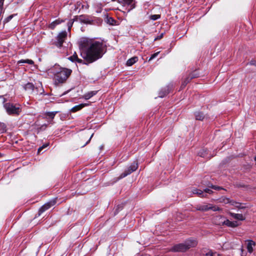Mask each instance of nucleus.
<instances>
[{"mask_svg": "<svg viewBox=\"0 0 256 256\" xmlns=\"http://www.w3.org/2000/svg\"><path fill=\"white\" fill-rule=\"evenodd\" d=\"M191 80L192 79L188 76H187L182 82L181 88H184L187 85V84L190 82Z\"/></svg>", "mask_w": 256, "mask_h": 256, "instance_id": "nucleus-23", "label": "nucleus"}, {"mask_svg": "<svg viewBox=\"0 0 256 256\" xmlns=\"http://www.w3.org/2000/svg\"><path fill=\"white\" fill-rule=\"evenodd\" d=\"M163 36H164V34L163 33L160 34L159 36H158L157 37H156L154 38V40H160L162 38Z\"/></svg>", "mask_w": 256, "mask_h": 256, "instance_id": "nucleus-39", "label": "nucleus"}, {"mask_svg": "<svg viewBox=\"0 0 256 256\" xmlns=\"http://www.w3.org/2000/svg\"><path fill=\"white\" fill-rule=\"evenodd\" d=\"M56 203V200H52L42 206L39 210L38 214L40 215L43 212L50 208L51 206H54Z\"/></svg>", "mask_w": 256, "mask_h": 256, "instance_id": "nucleus-10", "label": "nucleus"}, {"mask_svg": "<svg viewBox=\"0 0 256 256\" xmlns=\"http://www.w3.org/2000/svg\"><path fill=\"white\" fill-rule=\"evenodd\" d=\"M78 18L79 16H76L74 18L73 20H72L73 22H74V21H78Z\"/></svg>", "mask_w": 256, "mask_h": 256, "instance_id": "nucleus-43", "label": "nucleus"}, {"mask_svg": "<svg viewBox=\"0 0 256 256\" xmlns=\"http://www.w3.org/2000/svg\"><path fill=\"white\" fill-rule=\"evenodd\" d=\"M112 1H118V0H112Z\"/></svg>", "mask_w": 256, "mask_h": 256, "instance_id": "nucleus-46", "label": "nucleus"}, {"mask_svg": "<svg viewBox=\"0 0 256 256\" xmlns=\"http://www.w3.org/2000/svg\"><path fill=\"white\" fill-rule=\"evenodd\" d=\"M196 210L202 212H206L209 210H212L214 212H216L222 210V209L220 208L218 206L216 205H212L210 204L204 205H198L196 206Z\"/></svg>", "mask_w": 256, "mask_h": 256, "instance_id": "nucleus-6", "label": "nucleus"}, {"mask_svg": "<svg viewBox=\"0 0 256 256\" xmlns=\"http://www.w3.org/2000/svg\"><path fill=\"white\" fill-rule=\"evenodd\" d=\"M97 93V91H91L90 92H88L86 94L84 95V98L86 100H88Z\"/></svg>", "mask_w": 256, "mask_h": 256, "instance_id": "nucleus-21", "label": "nucleus"}, {"mask_svg": "<svg viewBox=\"0 0 256 256\" xmlns=\"http://www.w3.org/2000/svg\"><path fill=\"white\" fill-rule=\"evenodd\" d=\"M197 244V242L194 240H188L184 243L179 244L172 246L170 251L174 252H184L190 248L194 247Z\"/></svg>", "mask_w": 256, "mask_h": 256, "instance_id": "nucleus-3", "label": "nucleus"}, {"mask_svg": "<svg viewBox=\"0 0 256 256\" xmlns=\"http://www.w3.org/2000/svg\"><path fill=\"white\" fill-rule=\"evenodd\" d=\"M57 113L56 112H46L45 113L44 115L46 116V118H47V117H48V118H50L51 119H53L56 114Z\"/></svg>", "mask_w": 256, "mask_h": 256, "instance_id": "nucleus-25", "label": "nucleus"}, {"mask_svg": "<svg viewBox=\"0 0 256 256\" xmlns=\"http://www.w3.org/2000/svg\"><path fill=\"white\" fill-rule=\"evenodd\" d=\"M86 106V104H80L79 105L76 106L72 108L71 112H75L78 110H80Z\"/></svg>", "mask_w": 256, "mask_h": 256, "instance_id": "nucleus-20", "label": "nucleus"}, {"mask_svg": "<svg viewBox=\"0 0 256 256\" xmlns=\"http://www.w3.org/2000/svg\"><path fill=\"white\" fill-rule=\"evenodd\" d=\"M192 192L194 194H197L198 196H200V197H206V194L204 195L203 194V191L202 190H200L197 189V188L193 189L192 190Z\"/></svg>", "mask_w": 256, "mask_h": 256, "instance_id": "nucleus-17", "label": "nucleus"}, {"mask_svg": "<svg viewBox=\"0 0 256 256\" xmlns=\"http://www.w3.org/2000/svg\"><path fill=\"white\" fill-rule=\"evenodd\" d=\"M233 200H230V198H220V202H224V204H231V202H232Z\"/></svg>", "mask_w": 256, "mask_h": 256, "instance_id": "nucleus-26", "label": "nucleus"}, {"mask_svg": "<svg viewBox=\"0 0 256 256\" xmlns=\"http://www.w3.org/2000/svg\"><path fill=\"white\" fill-rule=\"evenodd\" d=\"M15 15L16 14H12L6 18L4 20V23L6 24L9 22Z\"/></svg>", "mask_w": 256, "mask_h": 256, "instance_id": "nucleus-33", "label": "nucleus"}, {"mask_svg": "<svg viewBox=\"0 0 256 256\" xmlns=\"http://www.w3.org/2000/svg\"><path fill=\"white\" fill-rule=\"evenodd\" d=\"M6 132V126L4 123L0 122V132L3 133Z\"/></svg>", "mask_w": 256, "mask_h": 256, "instance_id": "nucleus-29", "label": "nucleus"}, {"mask_svg": "<svg viewBox=\"0 0 256 256\" xmlns=\"http://www.w3.org/2000/svg\"><path fill=\"white\" fill-rule=\"evenodd\" d=\"M79 47L81 56L88 64L101 58L106 50L102 42L88 38H82Z\"/></svg>", "mask_w": 256, "mask_h": 256, "instance_id": "nucleus-1", "label": "nucleus"}, {"mask_svg": "<svg viewBox=\"0 0 256 256\" xmlns=\"http://www.w3.org/2000/svg\"><path fill=\"white\" fill-rule=\"evenodd\" d=\"M250 64H254V62H250Z\"/></svg>", "mask_w": 256, "mask_h": 256, "instance_id": "nucleus-44", "label": "nucleus"}, {"mask_svg": "<svg viewBox=\"0 0 256 256\" xmlns=\"http://www.w3.org/2000/svg\"><path fill=\"white\" fill-rule=\"evenodd\" d=\"M223 219H224V216H216L215 218V220H222ZM215 223H216V224L219 225V226L226 225L228 227H230V228H236V227L238 226V224L236 221L232 222V221H230V220H228V219H226V220H221L218 222L215 221Z\"/></svg>", "mask_w": 256, "mask_h": 256, "instance_id": "nucleus-5", "label": "nucleus"}, {"mask_svg": "<svg viewBox=\"0 0 256 256\" xmlns=\"http://www.w3.org/2000/svg\"><path fill=\"white\" fill-rule=\"evenodd\" d=\"M172 88V85L168 86L162 89L159 93V96L160 98H164L167 95Z\"/></svg>", "mask_w": 256, "mask_h": 256, "instance_id": "nucleus-11", "label": "nucleus"}, {"mask_svg": "<svg viewBox=\"0 0 256 256\" xmlns=\"http://www.w3.org/2000/svg\"><path fill=\"white\" fill-rule=\"evenodd\" d=\"M188 76L192 80L198 76V74L196 72H194L190 74Z\"/></svg>", "mask_w": 256, "mask_h": 256, "instance_id": "nucleus-32", "label": "nucleus"}, {"mask_svg": "<svg viewBox=\"0 0 256 256\" xmlns=\"http://www.w3.org/2000/svg\"><path fill=\"white\" fill-rule=\"evenodd\" d=\"M158 54H159V52H156V53L152 54L150 58L148 61H150V60H152V59H154V58H155L158 55Z\"/></svg>", "mask_w": 256, "mask_h": 256, "instance_id": "nucleus-38", "label": "nucleus"}, {"mask_svg": "<svg viewBox=\"0 0 256 256\" xmlns=\"http://www.w3.org/2000/svg\"><path fill=\"white\" fill-rule=\"evenodd\" d=\"M207 154H208L207 150H204V149L202 150L198 153V155L202 158L206 157L207 156Z\"/></svg>", "mask_w": 256, "mask_h": 256, "instance_id": "nucleus-27", "label": "nucleus"}, {"mask_svg": "<svg viewBox=\"0 0 256 256\" xmlns=\"http://www.w3.org/2000/svg\"><path fill=\"white\" fill-rule=\"evenodd\" d=\"M22 63H27L30 64H34V62H33V60H28V59H27L26 60H21L18 62V64H22Z\"/></svg>", "mask_w": 256, "mask_h": 256, "instance_id": "nucleus-28", "label": "nucleus"}, {"mask_svg": "<svg viewBox=\"0 0 256 256\" xmlns=\"http://www.w3.org/2000/svg\"><path fill=\"white\" fill-rule=\"evenodd\" d=\"M4 107L7 114L10 116H18L22 112V106L18 104L6 102L4 104Z\"/></svg>", "mask_w": 256, "mask_h": 256, "instance_id": "nucleus-4", "label": "nucleus"}, {"mask_svg": "<svg viewBox=\"0 0 256 256\" xmlns=\"http://www.w3.org/2000/svg\"><path fill=\"white\" fill-rule=\"evenodd\" d=\"M254 160L255 161H256V156L254 157Z\"/></svg>", "mask_w": 256, "mask_h": 256, "instance_id": "nucleus-45", "label": "nucleus"}, {"mask_svg": "<svg viewBox=\"0 0 256 256\" xmlns=\"http://www.w3.org/2000/svg\"><path fill=\"white\" fill-rule=\"evenodd\" d=\"M73 22L72 20H70L68 23V30L70 31L72 26Z\"/></svg>", "mask_w": 256, "mask_h": 256, "instance_id": "nucleus-37", "label": "nucleus"}, {"mask_svg": "<svg viewBox=\"0 0 256 256\" xmlns=\"http://www.w3.org/2000/svg\"><path fill=\"white\" fill-rule=\"evenodd\" d=\"M255 246L256 243L254 242L252 240H248L246 246L248 251L250 253H252L253 252V247L254 246Z\"/></svg>", "mask_w": 256, "mask_h": 256, "instance_id": "nucleus-15", "label": "nucleus"}, {"mask_svg": "<svg viewBox=\"0 0 256 256\" xmlns=\"http://www.w3.org/2000/svg\"><path fill=\"white\" fill-rule=\"evenodd\" d=\"M160 18V14H152L150 15V20H156L158 19H159Z\"/></svg>", "mask_w": 256, "mask_h": 256, "instance_id": "nucleus-30", "label": "nucleus"}, {"mask_svg": "<svg viewBox=\"0 0 256 256\" xmlns=\"http://www.w3.org/2000/svg\"><path fill=\"white\" fill-rule=\"evenodd\" d=\"M138 60V58L136 56H134L128 59L126 62V65L128 66H132L134 63H136Z\"/></svg>", "mask_w": 256, "mask_h": 256, "instance_id": "nucleus-18", "label": "nucleus"}, {"mask_svg": "<svg viewBox=\"0 0 256 256\" xmlns=\"http://www.w3.org/2000/svg\"><path fill=\"white\" fill-rule=\"evenodd\" d=\"M207 256H222L221 254H220L216 252H210L207 254Z\"/></svg>", "mask_w": 256, "mask_h": 256, "instance_id": "nucleus-36", "label": "nucleus"}, {"mask_svg": "<svg viewBox=\"0 0 256 256\" xmlns=\"http://www.w3.org/2000/svg\"><path fill=\"white\" fill-rule=\"evenodd\" d=\"M204 192L209 194H211L213 192L212 190L209 188H206L205 190H204Z\"/></svg>", "mask_w": 256, "mask_h": 256, "instance_id": "nucleus-41", "label": "nucleus"}, {"mask_svg": "<svg viewBox=\"0 0 256 256\" xmlns=\"http://www.w3.org/2000/svg\"><path fill=\"white\" fill-rule=\"evenodd\" d=\"M48 146V144H44L42 145V146L40 147L38 149V152L40 154V152L44 148H46Z\"/></svg>", "mask_w": 256, "mask_h": 256, "instance_id": "nucleus-34", "label": "nucleus"}, {"mask_svg": "<svg viewBox=\"0 0 256 256\" xmlns=\"http://www.w3.org/2000/svg\"><path fill=\"white\" fill-rule=\"evenodd\" d=\"M107 23L111 25H114L116 23V21L112 18H108Z\"/></svg>", "mask_w": 256, "mask_h": 256, "instance_id": "nucleus-31", "label": "nucleus"}, {"mask_svg": "<svg viewBox=\"0 0 256 256\" xmlns=\"http://www.w3.org/2000/svg\"><path fill=\"white\" fill-rule=\"evenodd\" d=\"M93 134H92V136H90V138L88 139V140L84 144H83L81 146L82 148L84 147V146H86L87 144H88L90 142L92 136H93Z\"/></svg>", "mask_w": 256, "mask_h": 256, "instance_id": "nucleus-40", "label": "nucleus"}, {"mask_svg": "<svg viewBox=\"0 0 256 256\" xmlns=\"http://www.w3.org/2000/svg\"><path fill=\"white\" fill-rule=\"evenodd\" d=\"M118 2L122 4L124 7L127 6L126 10L128 12L136 6L134 0H118Z\"/></svg>", "mask_w": 256, "mask_h": 256, "instance_id": "nucleus-9", "label": "nucleus"}, {"mask_svg": "<svg viewBox=\"0 0 256 256\" xmlns=\"http://www.w3.org/2000/svg\"><path fill=\"white\" fill-rule=\"evenodd\" d=\"M64 20H60V19L56 20L54 22H52L49 26V28L52 29L54 30L56 26L61 24L62 22H64Z\"/></svg>", "mask_w": 256, "mask_h": 256, "instance_id": "nucleus-16", "label": "nucleus"}, {"mask_svg": "<svg viewBox=\"0 0 256 256\" xmlns=\"http://www.w3.org/2000/svg\"><path fill=\"white\" fill-rule=\"evenodd\" d=\"M54 74V80L56 84H63L66 82L72 72L70 69L60 68V70L56 73V68L52 70Z\"/></svg>", "mask_w": 256, "mask_h": 256, "instance_id": "nucleus-2", "label": "nucleus"}, {"mask_svg": "<svg viewBox=\"0 0 256 256\" xmlns=\"http://www.w3.org/2000/svg\"><path fill=\"white\" fill-rule=\"evenodd\" d=\"M210 187L211 188H212L214 189V190H218L224 189L222 187L216 186H214V185H211L210 186Z\"/></svg>", "mask_w": 256, "mask_h": 256, "instance_id": "nucleus-35", "label": "nucleus"}, {"mask_svg": "<svg viewBox=\"0 0 256 256\" xmlns=\"http://www.w3.org/2000/svg\"><path fill=\"white\" fill-rule=\"evenodd\" d=\"M138 168V164L136 162H134L131 164V165L126 170H124V172H122L120 176L118 178V180H119L121 178H122L128 175L132 174V172L136 171Z\"/></svg>", "mask_w": 256, "mask_h": 256, "instance_id": "nucleus-7", "label": "nucleus"}, {"mask_svg": "<svg viewBox=\"0 0 256 256\" xmlns=\"http://www.w3.org/2000/svg\"><path fill=\"white\" fill-rule=\"evenodd\" d=\"M231 205L234 206L236 208L239 209H243L245 208L244 206H242V204L238 202H236L234 200H233L232 202H231Z\"/></svg>", "mask_w": 256, "mask_h": 256, "instance_id": "nucleus-24", "label": "nucleus"}, {"mask_svg": "<svg viewBox=\"0 0 256 256\" xmlns=\"http://www.w3.org/2000/svg\"><path fill=\"white\" fill-rule=\"evenodd\" d=\"M196 119L199 120H203L204 118V116L202 112H197L194 114Z\"/></svg>", "mask_w": 256, "mask_h": 256, "instance_id": "nucleus-19", "label": "nucleus"}, {"mask_svg": "<svg viewBox=\"0 0 256 256\" xmlns=\"http://www.w3.org/2000/svg\"><path fill=\"white\" fill-rule=\"evenodd\" d=\"M67 38V32L66 31H63L60 32L56 38V40L54 42L55 46L58 48L62 46V44Z\"/></svg>", "mask_w": 256, "mask_h": 256, "instance_id": "nucleus-8", "label": "nucleus"}, {"mask_svg": "<svg viewBox=\"0 0 256 256\" xmlns=\"http://www.w3.org/2000/svg\"><path fill=\"white\" fill-rule=\"evenodd\" d=\"M68 59L72 61V62H78V63H83V60H82V59H80V58H78V55L77 54H76V52H74L72 56H70L68 58Z\"/></svg>", "mask_w": 256, "mask_h": 256, "instance_id": "nucleus-14", "label": "nucleus"}, {"mask_svg": "<svg viewBox=\"0 0 256 256\" xmlns=\"http://www.w3.org/2000/svg\"><path fill=\"white\" fill-rule=\"evenodd\" d=\"M4 0H0V9L2 10Z\"/></svg>", "mask_w": 256, "mask_h": 256, "instance_id": "nucleus-42", "label": "nucleus"}, {"mask_svg": "<svg viewBox=\"0 0 256 256\" xmlns=\"http://www.w3.org/2000/svg\"><path fill=\"white\" fill-rule=\"evenodd\" d=\"M78 21L85 24H92V21L89 19L88 16L84 15H81L79 16Z\"/></svg>", "mask_w": 256, "mask_h": 256, "instance_id": "nucleus-13", "label": "nucleus"}, {"mask_svg": "<svg viewBox=\"0 0 256 256\" xmlns=\"http://www.w3.org/2000/svg\"><path fill=\"white\" fill-rule=\"evenodd\" d=\"M228 214L233 218L239 220H244L246 219L245 216L242 214H235L231 212H229Z\"/></svg>", "mask_w": 256, "mask_h": 256, "instance_id": "nucleus-12", "label": "nucleus"}, {"mask_svg": "<svg viewBox=\"0 0 256 256\" xmlns=\"http://www.w3.org/2000/svg\"><path fill=\"white\" fill-rule=\"evenodd\" d=\"M24 88L26 90L32 91L34 88V85L31 82H28L24 86Z\"/></svg>", "mask_w": 256, "mask_h": 256, "instance_id": "nucleus-22", "label": "nucleus"}]
</instances>
